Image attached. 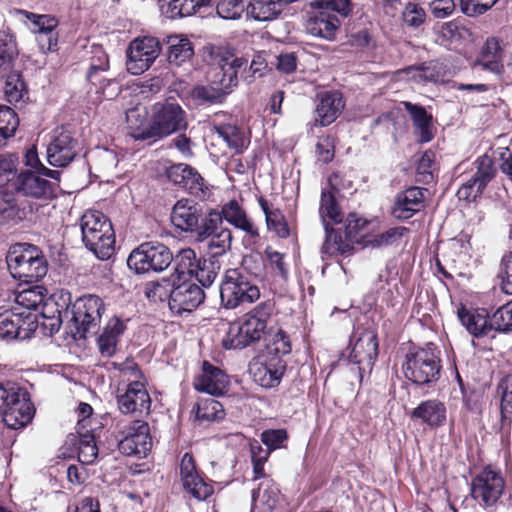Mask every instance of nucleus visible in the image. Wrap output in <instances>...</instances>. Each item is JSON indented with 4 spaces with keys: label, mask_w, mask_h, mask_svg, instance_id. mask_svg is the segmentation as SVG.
Instances as JSON below:
<instances>
[{
    "label": "nucleus",
    "mask_w": 512,
    "mask_h": 512,
    "mask_svg": "<svg viewBox=\"0 0 512 512\" xmlns=\"http://www.w3.org/2000/svg\"><path fill=\"white\" fill-rule=\"evenodd\" d=\"M272 314L270 303H261L244 315L240 322L229 326L223 345L226 349H242L259 341L265 334Z\"/></svg>",
    "instance_id": "nucleus-1"
},
{
    "label": "nucleus",
    "mask_w": 512,
    "mask_h": 512,
    "mask_svg": "<svg viewBox=\"0 0 512 512\" xmlns=\"http://www.w3.org/2000/svg\"><path fill=\"white\" fill-rule=\"evenodd\" d=\"M188 126L185 110L174 100L157 102L151 107V116L147 128L135 134L137 140L164 138Z\"/></svg>",
    "instance_id": "nucleus-2"
},
{
    "label": "nucleus",
    "mask_w": 512,
    "mask_h": 512,
    "mask_svg": "<svg viewBox=\"0 0 512 512\" xmlns=\"http://www.w3.org/2000/svg\"><path fill=\"white\" fill-rule=\"evenodd\" d=\"M82 240L100 260L109 259L115 251V235L110 220L99 211H87L80 219Z\"/></svg>",
    "instance_id": "nucleus-3"
},
{
    "label": "nucleus",
    "mask_w": 512,
    "mask_h": 512,
    "mask_svg": "<svg viewBox=\"0 0 512 512\" xmlns=\"http://www.w3.org/2000/svg\"><path fill=\"white\" fill-rule=\"evenodd\" d=\"M34 409L26 390L11 381H0V416L11 429L26 426L33 418Z\"/></svg>",
    "instance_id": "nucleus-4"
},
{
    "label": "nucleus",
    "mask_w": 512,
    "mask_h": 512,
    "mask_svg": "<svg viewBox=\"0 0 512 512\" xmlns=\"http://www.w3.org/2000/svg\"><path fill=\"white\" fill-rule=\"evenodd\" d=\"M6 261L11 275L27 283L42 279L48 271L44 255L34 245L14 247L9 251Z\"/></svg>",
    "instance_id": "nucleus-5"
},
{
    "label": "nucleus",
    "mask_w": 512,
    "mask_h": 512,
    "mask_svg": "<svg viewBox=\"0 0 512 512\" xmlns=\"http://www.w3.org/2000/svg\"><path fill=\"white\" fill-rule=\"evenodd\" d=\"M441 364L439 352L433 344L406 354L403 372L407 379L425 385L439 379Z\"/></svg>",
    "instance_id": "nucleus-6"
},
{
    "label": "nucleus",
    "mask_w": 512,
    "mask_h": 512,
    "mask_svg": "<svg viewBox=\"0 0 512 512\" xmlns=\"http://www.w3.org/2000/svg\"><path fill=\"white\" fill-rule=\"evenodd\" d=\"M172 260L173 255L167 246L159 242H145L130 253L127 265L135 273L144 274L163 271Z\"/></svg>",
    "instance_id": "nucleus-7"
},
{
    "label": "nucleus",
    "mask_w": 512,
    "mask_h": 512,
    "mask_svg": "<svg viewBox=\"0 0 512 512\" xmlns=\"http://www.w3.org/2000/svg\"><path fill=\"white\" fill-rule=\"evenodd\" d=\"M260 297L259 288L238 269L227 270L220 287L222 304L229 309L244 303H252Z\"/></svg>",
    "instance_id": "nucleus-8"
},
{
    "label": "nucleus",
    "mask_w": 512,
    "mask_h": 512,
    "mask_svg": "<svg viewBox=\"0 0 512 512\" xmlns=\"http://www.w3.org/2000/svg\"><path fill=\"white\" fill-rule=\"evenodd\" d=\"M104 301L97 295L87 294L75 300L71 307L72 321L80 338L98 331L103 313Z\"/></svg>",
    "instance_id": "nucleus-9"
},
{
    "label": "nucleus",
    "mask_w": 512,
    "mask_h": 512,
    "mask_svg": "<svg viewBox=\"0 0 512 512\" xmlns=\"http://www.w3.org/2000/svg\"><path fill=\"white\" fill-rule=\"evenodd\" d=\"M211 57L216 65L211 82L225 92V97L238 85V71L247 66L243 57H235L223 47L211 48Z\"/></svg>",
    "instance_id": "nucleus-10"
},
{
    "label": "nucleus",
    "mask_w": 512,
    "mask_h": 512,
    "mask_svg": "<svg viewBox=\"0 0 512 512\" xmlns=\"http://www.w3.org/2000/svg\"><path fill=\"white\" fill-rule=\"evenodd\" d=\"M118 449L126 456L145 457L152 447L149 425L143 420H133L119 425Z\"/></svg>",
    "instance_id": "nucleus-11"
},
{
    "label": "nucleus",
    "mask_w": 512,
    "mask_h": 512,
    "mask_svg": "<svg viewBox=\"0 0 512 512\" xmlns=\"http://www.w3.org/2000/svg\"><path fill=\"white\" fill-rule=\"evenodd\" d=\"M161 53V44L155 37L134 39L127 50V70L133 75L147 71Z\"/></svg>",
    "instance_id": "nucleus-12"
},
{
    "label": "nucleus",
    "mask_w": 512,
    "mask_h": 512,
    "mask_svg": "<svg viewBox=\"0 0 512 512\" xmlns=\"http://www.w3.org/2000/svg\"><path fill=\"white\" fill-rule=\"evenodd\" d=\"M19 307H0V338L26 339L35 329L37 318L30 312L18 311Z\"/></svg>",
    "instance_id": "nucleus-13"
},
{
    "label": "nucleus",
    "mask_w": 512,
    "mask_h": 512,
    "mask_svg": "<svg viewBox=\"0 0 512 512\" xmlns=\"http://www.w3.org/2000/svg\"><path fill=\"white\" fill-rule=\"evenodd\" d=\"M505 481L500 471L484 468L472 481L471 494L481 505L494 506L504 492Z\"/></svg>",
    "instance_id": "nucleus-14"
},
{
    "label": "nucleus",
    "mask_w": 512,
    "mask_h": 512,
    "mask_svg": "<svg viewBox=\"0 0 512 512\" xmlns=\"http://www.w3.org/2000/svg\"><path fill=\"white\" fill-rule=\"evenodd\" d=\"M286 370V362L282 358L260 355L249 365V372L254 381L264 388L277 386Z\"/></svg>",
    "instance_id": "nucleus-15"
},
{
    "label": "nucleus",
    "mask_w": 512,
    "mask_h": 512,
    "mask_svg": "<svg viewBox=\"0 0 512 512\" xmlns=\"http://www.w3.org/2000/svg\"><path fill=\"white\" fill-rule=\"evenodd\" d=\"M205 299L204 291L197 284L182 279L176 281L172 289L169 307L175 314L181 315L184 312H192Z\"/></svg>",
    "instance_id": "nucleus-16"
},
{
    "label": "nucleus",
    "mask_w": 512,
    "mask_h": 512,
    "mask_svg": "<svg viewBox=\"0 0 512 512\" xmlns=\"http://www.w3.org/2000/svg\"><path fill=\"white\" fill-rule=\"evenodd\" d=\"M77 154V142L64 128L54 130L47 146V160L55 167L67 166Z\"/></svg>",
    "instance_id": "nucleus-17"
},
{
    "label": "nucleus",
    "mask_w": 512,
    "mask_h": 512,
    "mask_svg": "<svg viewBox=\"0 0 512 512\" xmlns=\"http://www.w3.org/2000/svg\"><path fill=\"white\" fill-rule=\"evenodd\" d=\"M108 67V56L100 48H97L91 59L87 79L97 88L96 93H101L106 99H112L117 94L119 87L114 80L107 79L102 75Z\"/></svg>",
    "instance_id": "nucleus-18"
},
{
    "label": "nucleus",
    "mask_w": 512,
    "mask_h": 512,
    "mask_svg": "<svg viewBox=\"0 0 512 512\" xmlns=\"http://www.w3.org/2000/svg\"><path fill=\"white\" fill-rule=\"evenodd\" d=\"M305 30L308 34L332 40L340 26V20L337 16L322 8H312L306 13Z\"/></svg>",
    "instance_id": "nucleus-19"
},
{
    "label": "nucleus",
    "mask_w": 512,
    "mask_h": 512,
    "mask_svg": "<svg viewBox=\"0 0 512 512\" xmlns=\"http://www.w3.org/2000/svg\"><path fill=\"white\" fill-rule=\"evenodd\" d=\"M117 404L123 414L148 413L151 399L144 383L134 381V383H128L125 391L117 396Z\"/></svg>",
    "instance_id": "nucleus-20"
},
{
    "label": "nucleus",
    "mask_w": 512,
    "mask_h": 512,
    "mask_svg": "<svg viewBox=\"0 0 512 512\" xmlns=\"http://www.w3.org/2000/svg\"><path fill=\"white\" fill-rule=\"evenodd\" d=\"M426 189L410 187L396 196L392 207V215L396 219L406 220L422 210Z\"/></svg>",
    "instance_id": "nucleus-21"
},
{
    "label": "nucleus",
    "mask_w": 512,
    "mask_h": 512,
    "mask_svg": "<svg viewBox=\"0 0 512 512\" xmlns=\"http://www.w3.org/2000/svg\"><path fill=\"white\" fill-rule=\"evenodd\" d=\"M15 189L25 196L48 199L54 195L53 184L33 172H22L14 182Z\"/></svg>",
    "instance_id": "nucleus-22"
},
{
    "label": "nucleus",
    "mask_w": 512,
    "mask_h": 512,
    "mask_svg": "<svg viewBox=\"0 0 512 512\" xmlns=\"http://www.w3.org/2000/svg\"><path fill=\"white\" fill-rule=\"evenodd\" d=\"M229 385L227 375L219 368L204 362L202 374L195 380L194 387L197 391L205 392L213 396L223 395Z\"/></svg>",
    "instance_id": "nucleus-23"
},
{
    "label": "nucleus",
    "mask_w": 512,
    "mask_h": 512,
    "mask_svg": "<svg viewBox=\"0 0 512 512\" xmlns=\"http://www.w3.org/2000/svg\"><path fill=\"white\" fill-rule=\"evenodd\" d=\"M201 216V209L194 201L181 199L173 206L171 221L176 228L193 232L198 227Z\"/></svg>",
    "instance_id": "nucleus-24"
},
{
    "label": "nucleus",
    "mask_w": 512,
    "mask_h": 512,
    "mask_svg": "<svg viewBox=\"0 0 512 512\" xmlns=\"http://www.w3.org/2000/svg\"><path fill=\"white\" fill-rule=\"evenodd\" d=\"M167 178L175 185L189 191V193L198 195L203 192V178L191 166L184 163L173 164L166 170Z\"/></svg>",
    "instance_id": "nucleus-25"
},
{
    "label": "nucleus",
    "mask_w": 512,
    "mask_h": 512,
    "mask_svg": "<svg viewBox=\"0 0 512 512\" xmlns=\"http://www.w3.org/2000/svg\"><path fill=\"white\" fill-rule=\"evenodd\" d=\"M344 108V102L339 92H325L318 95L316 106V123L327 126L335 121Z\"/></svg>",
    "instance_id": "nucleus-26"
},
{
    "label": "nucleus",
    "mask_w": 512,
    "mask_h": 512,
    "mask_svg": "<svg viewBox=\"0 0 512 512\" xmlns=\"http://www.w3.org/2000/svg\"><path fill=\"white\" fill-rule=\"evenodd\" d=\"M219 213L222 216V220H226L229 224L244 231L250 237L256 238L259 236L258 229L236 200H230L225 203Z\"/></svg>",
    "instance_id": "nucleus-27"
},
{
    "label": "nucleus",
    "mask_w": 512,
    "mask_h": 512,
    "mask_svg": "<svg viewBox=\"0 0 512 512\" xmlns=\"http://www.w3.org/2000/svg\"><path fill=\"white\" fill-rule=\"evenodd\" d=\"M167 60L170 65L180 67L190 62L194 56V46L185 35H170L167 37Z\"/></svg>",
    "instance_id": "nucleus-28"
},
{
    "label": "nucleus",
    "mask_w": 512,
    "mask_h": 512,
    "mask_svg": "<svg viewBox=\"0 0 512 512\" xmlns=\"http://www.w3.org/2000/svg\"><path fill=\"white\" fill-rule=\"evenodd\" d=\"M485 310H469L465 307L458 309V318L466 330L474 337L486 336L492 329L491 321L488 323Z\"/></svg>",
    "instance_id": "nucleus-29"
},
{
    "label": "nucleus",
    "mask_w": 512,
    "mask_h": 512,
    "mask_svg": "<svg viewBox=\"0 0 512 512\" xmlns=\"http://www.w3.org/2000/svg\"><path fill=\"white\" fill-rule=\"evenodd\" d=\"M405 110L410 114L413 125L415 128V133L419 138V141L422 143H427L432 140V116L429 115L425 108L413 104L411 102H403Z\"/></svg>",
    "instance_id": "nucleus-30"
},
{
    "label": "nucleus",
    "mask_w": 512,
    "mask_h": 512,
    "mask_svg": "<svg viewBox=\"0 0 512 512\" xmlns=\"http://www.w3.org/2000/svg\"><path fill=\"white\" fill-rule=\"evenodd\" d=\"M125 330V324L117 317L111 318L98 337V348L102 356L111 357L116 350L118 339Z\"/></svg>",
    "instance_id": "nucleus-31"
},
{
    "label": "nucleus",
    "mask_w": 512,
    "mask_h": 512,
    "mask_svg": "<svg viewBox=\"0 0 512 512\" xmlns=\"http://www.w3.org/2000/svg\"><path fill=\"white\" fill-rule=\"evenodd\" d=\"M413 418H418L432 427L444 424L446 420V408L438 400H426L421 402L412 412Z\"/></svg>",
    "instance_id": "nucleus-32"
},
{
    "label": "nucleus",
    "mask_w": 512,
    "mask_h": 512,
    "mask_svg": "<svg viewBox=\"0 0 512 512\" xmlns=\"http://www.w3.org/2000/svg\"><path fill=\"white\" fill-rule=\"evenodd\" d=\"M377 352L378 342L376 335L372 332H365L355 342L350 357L357 364H371L376 358Z\"/></svg>",
    "instance_id": "nucleus-33"
},
{
    "label": "nucleus",
    "mask_w": 512,
    "mask_h": 512,
    "mask_svg": "<svg viewBox=\"0 0 512 512\" xmlns=\"http://www.w3.org/2000/svg\"><path fill=\"white\" fill-rule=\"evenodd\" d=\"M78 459L83 464H92L98 456V447L91 430L85 429L84 421L77 423Z\"/></svg>",
    "instance_id": "nucleus-34"
},
{
    "label": "nucleus",
    "mask_w": 512,
    "mask_h": 512,
    "mask_svg": "<svg viewBox=\"0 0 512 512\" xmlns=\"http://www.w3.org/2000/svg\"><path fill=\"white\" fill-rule=\"evenodd\" d=\"M47 290L40 285H35L19 291L15 296V303L12 307H19L18 311H35L44 303Z\"/></svg>",
    "instance_id": "nucleus-35"
},
{
    "label": "nucleus",
    "mask_w": 512,
    "mask_h": 512,
    "mask_svg": "<svg viewBox=\"0 0 512 512\" xmlns=\"http://www.w3.org/2000/svg\"><path fill=\"white\" fill-rule=\"evenodd\" d=\"M259 204L265 214L268 230L280 238L289 237L290 229L282 212L277 208H272L263 198L259 199Z\"/></svg>",
    "instance_id": "nucleus-36"
},
{
    "label": "nucleus",
    "mask_w": 512,
    "mask_h": 512,
    "mask_svg": "<svg viewBox=\"0 0 512 512\" xmlns=\"http://www.w3.org/2000/svg\"><path fill=\"white\" fill-rule=\"evenodd\" d=\"M476 171L470 180L477 186L476 193H483L487 184L495 177L496 168L493 159L487 155H482L474 162Z\"/></svg>",
    "instance_id": "nucleus-37"
},
{
    "label": "nucleus",
    "mask_w": 512,
    "mask_h": 512,
    "mask_svg": "<svg viewBox=\"0 0 512 512\" xmlns=\"http://www.w3.org/2000/svg\"><path fill=\"white\" fill-rule=\"evenodd\" d=\"M483 66L493 72H500L503 68V49L497 38H489L486 40L481 53Z\"/></svg>",
    "instance_id": "nucleus-38"
},
{
    "label": "nucleus",
    "mask_w": 512,
    "mask_h": 512,
    "mask_svg": "<svg viewBox=\"0 0 512 512\" xmlns=\"http://www.w3.org/2000/svg\"><path fill=\"white\" fill-rule=\"evenodd\" d=\"M215 133L227 144V146L239 154L246 146V138L243 132L235 125L224 124V125H213Z\"/></svg>",
    "instance_id": "nucleus-39"
},
{
    "label": "nucleus",
    "mask_w": 512,
    "mask_h": 512,
    "mask_svg": "<svg viewBox=\"0 0 512 512\" xmlns=\"http://www.w3.org/2000/svg\"><path fill=\"white\" fill-rule=\"evenodd\" d=\"M0 219L6 220H33V207L32 205L26 206L23 204L22 208H19L14 203L11 197L7 198L6 195L0 193Z\"/></svg>",
    "instance_id": "nucleus-40"
},
{
    "label": "nucleus",
    "mask_w": 512,
    "mask_h": 512,
    "mask_svg": "<svg viewBox=\"0 0 512 512\" xmlns=\"http://www.w3.org/2000/svg\"><path fill=\"white\" fill-rule=\"evenodd\" d=\"M369 225L370 222L368 220L355 213H351L344 221L345 235L351 242L363 243L365 245Z\"/></svg>",
    "instance_id": "nucleus-41"
},
{
    "label": "nucleus",
    "mask_w": 512,
    "mask_h": 512,
    "mask_svg": "<svg viewBox=\"0 0 512 512\" xmlns=\"http://www.w3.org/2000/svg\"><path fill=\"white\" fill-rule=\"evenodd\" d=\"M189 97L197 104H219L225 100V92H221L212 82L210 85H197L189 92Z\"/></svg>",
    "instance_id": "nucleus-42"
},
{
    "label": "nucleus",
    "mask_w": 512,
    "mask_h": 512,
    "mask_svg": "<svg viewBox=\"0 0 512 512\" xmlns=\"http://www.w3.org/2000/svg\"><path fill=\"white\" fill-rule=\"evenodd\" d=\"M198 261L199 260H197L196 253L193 249H182L176 255L175 273L172 276H175L178 281L187 279V276H193V273L198 266Z\"/></svg>",
    "instance_id": "nucleus-43"
},
{
    "label": "nucleus",
    "mask_w": 512,
    "mask_h": 512,
    "mask_svg": "<svg viewBox=\"0 0 512 512\" xmlns=\"http://www.w3.org/2000/svg\"><path fill=\"white\" fill-rule=\"evenodd\" d=\"M213 0H169L166 13L169 17H185L212 5Z\"/></svg>",
    "instance_id": "nucleus-44"
},
{
    "label": "nucleus",
    "mask_w": 512,
    "mask_h": 512,
    "mask_svg": "<svg viewBox=\"0 0 512 512\" xmlns=\"http://www.w3.org/2000/svg\"><path fill=\"white\" fill-rule=\"evenodd\" d=\"M402 73H405L409 80L416 83H436L442 79L440 70L437 68V65L433 63L411 66L404 69Z\"/></svg>",
    "instance_id": "nucleus-45"
},
{
    "label": "nucleus",
    "mask_w": 512,
    "mask_h": 512,
    "mask_svg": "<svg viewBox=\"0 0 512 512\" xmlns=\"http://www.w3.org/2000/svg\"><path fill=\"white\" fill-rule=\"evenodd\" d=\"M176 281H178L175 276L170 278H162L159 281H152L146 284L145 287V295L146 297L153 301H164L171 299L172 289L175 286Z\"/></svg>",
    "instance_id": "nucleus-46"
},
{
    "label": "nucleus",
    "mask_w": 512,
    "mask_h": 512,
    "mask_svg": "<svg viewBox=\"0 0 512 512\" xmlns=\"http://www.w3.org/2000/svg\"><path fill=\"white\" fill-rule=\"evenodd\" d=\"M184 490L197 500H205L213 493V487L195 472L181 478Z\"/></svg>",
    "instance_id": "nucleus-47"
},
{
    "label": "nucleus",
    "mask_w": 512,
    "mask_h": 512,
    "mask_svg": "<svg viewBox=\"0 0 512 512\" xmlns=\"http://www.w3.org/2000/svg\"><path fill=\"white\" fill-rule=\"evenodd\" d=\"M408 231V228L402 226L390 228L381 234L367 239V241H365V246L370 245L372 247L379 248L398 245L400 244L402 238L408 233Z\"/></svg>",
    "instance_id": "nucleus-48"
},
{
    "label": "nucleus",
    "mask_w": 512,
    "mask_h": 512,
    "mask_svg": "<svg viewBox=\"0 0 512 512\" xmlns=\"http://www.w3.org/2000/svg\"><path fill=\"white\" fill-rule=\"evenodd\" d=\"M222 228L221 214L217 211H211L194 230L196 232V240L199 242L206 241Z\"/></svg>",
    "instance_id": "nucleus-49"
},
{
    "label": "nucleus",
    "mask_w": 512,
    "mask_h": 512,
    "mask_svg": "<svg viewBox=\"0 0 512 512\" xmlns=\"http://www.w3.org/2000/svg\"><path fill=\"white\" fill-rule=\"evenodd\" d=\"M223 404L215 399H202L196 406V418L198 420L215 421L224 418Z\"/></svg>",
    "instance_id": "nucleus-50"
},
{
    "label": "nucleus",
    "mask_w": 512,
    "mask_h": 512,
    "mask_svg": "<svg viewBox=\"0 0 512 512\" xmlns=\"http://www.w3.org/2000/svg\"><path fill=\"white\" fill-rule=\"evenodd\" d=\"M220 270V264L215 258L203 259L198 261L193 276L203 287H209L216 279Z\"/></svg>",
    "instance_id": "nucleus-51"
},
{
    "label": "nucleus",
    "mask_w": 512,
    "mask_h": 512,
    "mask_svg": "<svg viewBox=\"0 0 512 512\" xmlns=\"http://www.w3.org/2000/svg\"><path fill=\"white\" fill-rule=\"evenodd\" d=\"M319 213L324 226L328 225L326 219H329L334 223L342 221L340 208L332 192L325 190L322 191Z\"/></svg>",
    "instance_id": "nucleus-52"
},
{
    "label": "nucleus",
    "mask_w": 512,
    "mask_h": 512,
    "mask_svg": "<svg viewBox=\"0 0 512 512\" xmlns=\"http://www.w3.org/2000/svg\"><path fill=\"white\" fill-rule=\"evenodd\" d=\"M232 232L230 229L223 227L216 234L211 236L207 241V248L212 258L225 254L231 248Z\"/></svg>",
    "instance_id": "nucleus-53"
},
{
    "label": "nucleus",
    "mask_w": 512,
    "mask_h": 512,
    "mask_svg": "<svg viewBox=\"0 0 512 512\" xmlns=\"http://www.w3.org/2000/svg\"><path fill=\"white\" fill-rule=\"evenodd\" d=\"M325 241L322 245L321 251L323 254L335 255V254H346L352 249L350 243L345 242L340 236H337L333 229L329 228V225H325Z\"/></svg>",
    "instance_id": "nucleus-54"
},
{
    "label": "nucleus",
    "mask_w": 512,
    "mask_h": 512,
    "mask_svg": "<svg viewBox=\"0 0 512 512\" xmlns=\"http://www.w3.org/2000/svg\"><path fill=\"white\" fill-rule=\"evenodd\" d=\"M17 55L18 50L14 37L5 31H0V69L10 68Z\"/></svg>",
    "instance_id": "nucleus-55"
},
{
    "label": "nucleus",
    "mask_w": 512,
    "mask_h": 512,
    "mask_svg": "<svg viewBox=\"0 0 512 512\" xmlns=\"http://www.w3.org/2000/svg\"><path fill=\"white\" fill-rule=\"evenodd\" d=\"M291 352V343L288 335L281 329L272 335L269 340L264 355L276 356L282 358Z\"/></svg>",
    "instance_id": "nucleus-56"
},
{
    "label": "nucleus",
    "mask_w": 512,
    "mask_h": 512,
    "mask_svg": "<svg viewBox=\"0 0 512 512\" xmlns=\"http://www.w3.org/2000/svg\"><path fill=\"white\" fill-rule=\"evenodd\" d=\"M19 125V119L13 109L0 106V145L13 136Z\"/></svg>",
    "instance_id": "nucleus-57"
},
{
    "label": "nucleus",
    "mask_w": 512,
    "mask_h": 512,
    "mask_svg": "<svg viewBox=\"0 0 512 512\" xmlns=\"http://www.w3.org/2000/svg\"><path fill=\"white\" fill-rule=\"evenodd\" d=\"M21 13L33 24L32 32L35 35L56 31L58 21L55 17L50 15H38L28 11H21Z\"/></svg>",
    "instance_id": "nucleus-58"
},
{
    "label": "nucleus",
    "mask_w": 512,
    "mask_h": 512,
    "mask_svg": "<svg viewBox=\"0 0 512 512\" xmlns=\"http://www.w3.org/2000/svg\"><path fill=\"white\" fill-rule=\"evenodd\" d=\"M497 392L501 398V415L503 418H508L512 415V374H508L500 380Z\"/></svg>",
    "instance_id": "nucleus-59"
},
{
    "label": "nucleus",
    "mask_w": 512,
    "mask_h": 512,
    "mask_svg": "<svg viewBox=\"0 0 512 512\" xmlns=\"http://www.w3.org/2000/svg\"><path fill=\"white\" fill-rule=\"evenodd\" d=\"M491 325L494 330L499 332L512 331V300L493 313Z\"/></svg>",
    "instance_id": "nucleus-60"
},
{
    "label": "nucleus",
    "mask_w": 512,
    "mask_h": 512,
    "mask_svg": "<svg viewBox=\"0 0 512 512\" xmlns=\"http://www.w3.org/2000/svg\"><path fill=\"white\" fill-rule=\"evenodd\" d=\"M498 0H460V10L468 17H477L489 11Z\"/></svg>",
    "instance_id": "nucleus-61"
},
{
    "label": "nucleus",
    "mask_w": 512,
    "mask_h": 512,
    "mask_svg": "<svg viewBox=\"0 0 512 512\" xmlns=\"http://www.w3.org/2000/svg\"><path fill=\"white\" fill-rule=\"evenodd\" d=\"M402 20L406 26L418 28L426 20L425 10L420 5L409 2L402 12Z\"/></svg>",
    "instance_id": "nucleus-62"
},
{
    "label": "nucleus",
    "mask_w": 512,
    "mask_h": 512,
    "mask_svg": "<svg viewBox=\"0 0 512 512\" xmlns=\"http://www.w3.org/2000/svg\"><path fill=\"white\" fill-rule=\"evenodd\" d=\"M243 11L242 0H221L217 5V14L223 19H238Z\"/></svg>",
    "instance_id": "nucleus-63"
},
{
    "label": "nucleus",
    "mask_w": 512,
    "mask_h": 512,
    "mask_svg": "<svg viewBox=\"0 0 512 512\" xmlns=\"http://www.w3.org/2000/svg\"><path fill=\"white\" fill-rule=\"evenodd\" d=\"M499 278L503 291L512 295V251L502 258Z\"/></svg>",
    "instance_id": "nucleus-64"
}]
</instances>
